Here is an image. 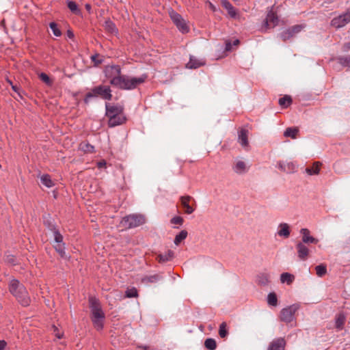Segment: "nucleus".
<instances>
[{
    "label": "nucleus",
    "mask_w": 350,
    "mask_h": 350,
    "mask_svg": "<svg viewBox=\"0 0 350 350\" xmlns=\"http://www.w3.org/2000/svg\"><path fill=\"white\" fill-rule=\"evenodd\" d=\"M89 302L91 312L90 319L93 326L96 330L100 331L104 327L105 313L99 301L96 298L90 297Z\"/></svg>",
    "instance_id": "nucleus-1"
},
{
    "label": "nucleus",
    "mask_w": 350,
    "mask_h": 350,
    "mask_svg": "<svg viewBox=\"0 0 350 350\" xmlns=\"http://www.w3.org/2000/svg\"><path fill=\"white\" fill-rule=\"evenodd\" d=\"M10 293L16 298L18 301L24 306H29L30 297L26 288L16 280H11L9 285Z\"/></svg>",
    "instance_id": "nucleus-2"
},
{
    "label": "nucleus",
    "mask_w": 350,
    "mask_h": 350,
    "mask_svg": "<svg viewBox=\"0 0 350 350\" xmlns=\"http://www.w3.org/2000/svg\"><path fill=\"white\" fill-rule=\"evenodd\" d=\"M146 78V75L139 77H131L121 75L118 79H113L112 85L121 89L131 90L144 83Z\"/></svg>",
    "instance_id": "nucleus-3"
},
{
    "label": "nucleus",
    "mask_w": 350,
    "mask_h": 350,
    "mask_svg": "<svg viewBox=\"0 0 350 350\" xmlns=\"http://www.w3.org/2000/svg\"><path fill=\"white\" fill-rule=\"evenodd\" d=\"M106 115L109 118L108 124L111 127L122 124L126 120L121 106L106 104Z\"/></svg>",
    "instance_id": "nucleus-4"
},
{
    "label": "nucleus",
    "mask_w": 350,
    "mask_h": 350,
    "mask_svg": "<svg viewBox=\"0 0 350 350\" xmlns=\"http://www.w3.org/2000/svg\"><path fill=\"white\" fill-rule=\"evenodd\" d=\"M94 96H100L105 100H111V89L108 86L100 85L94 88L91 92H88L84 98L85 103H88L90 98Z\"/></svg>",
    "instance_id": "nucleus-5"
},
{
    "label": "nucleus",
    "mask_w": 350,
    "mask_h": 350,
    "mask_svg": "<svg viewBox=\"0 0 350 350\" xmlns=\"http://www.w3.org/2000/svg\"><path fill=\"white\" fill-rule=\"evenodd\" d=\"M145 223V218L142 215H130L124 217L120 221L123 229L135 228Z\"/></svg>",
    "instance_id": "nucleus-6"
},
{
    "label": "nucleus",
    "mask_w": 350,
    "mask_h": 350,
    "mask_svg": "<svg viewBox=\"0 0 350 350\" xmlns=\"http://www.w3.org/2000/svg\"><path fill=\"white\" fill-rule=\"evenodd\" d=\"M170 17L178 29L183 33H187L190 31L189 22L185 21L179 14L172 12Z\"/></svg>",
    "instance_id": "nucleus-7"
},
{
    "label": "nucleus",
    "mask_w": 350,
    "mask_h": 350,
    "mask_svg": "<svg viewBox=\"0 0 350 350\" xmlns=\"http://www.w3.org/2000/svg\"><path fill=\"white\" fill-rule=\"evenodd\" d=\"M299 309V306L297 304L291 305L288 307L283 308L280 314V318L282 321L290 323L293 321L295 313Z\"/></svg>",
    "instance_id": "nucleus-8"
},
{
    "label": "nucleus",
    "mask_w": 350,
    "mask_h": 350,
    "mask_svg": "<svg viewBox=\"0 0 350 350\" xmlns=\"http://www.w3.org/2000/svg\"><path fill=\"white\" fill-rule=\"evenodd\" d=\"M105 73L107 78L112 85L113 79H118L121 75V68L117 65H111L105 67Z\"/></svg>",
    "instance_id": "nucleus-9"
},
{
    "label": "nucleus",
    "mask_w": 350,
    "mask_h": 350,
    "mask_svg": "<svg viewBox=\"0 0 350 350\" xmlns=\"http://www.w3.org/2000/svg\"><path fill=\"white\" fill-rule=\"evenodd\" d=\"M278 24V18L273 10L268 12L265 21L264 27L267 29L273 28Z\"/></svg>",
    "instance_id": "nucleus-10"
},
{
    "label": "nucleus",
    "mask_w": 350,
    "mask_h": 350,
    "mask_svg": "<svg viewBox=\"0 0 350 350\" xmlns=\"http://www.w3.org/2000/svg\"><path fill=\"white\" fill-rule=\"evenodd\" d=\"M350 21V12L336 17L332 21V25L336 28L345 26Z\"/></svg>",
    "instance_id": "nucleus-11"
},
{
    "label": "nucleus",
    "mask_w": 350,
    "mask_h": 350,
    "mask_svg": "<svg viewBox=\"0 0 350 350\" xmlns=\"http://www.w3.org/2000/svg\"><path fill=\"white\" fill-rule=\"evenodd\" d=\"M191 202L195 204L194 200L189 196H182L180 198L181 206L183 208L185 213L187 214H191L195 210V208L192 204H191Z\"/></svg>",
    "instance_id": "nucleus-12"
},
{
    "label": "nucleus",
    "mask_w": 350,
    "mask_h": 350,
    "mask_svg": "<svg viewBox=\"0 0 350 350\" xmlns=\"http://www.w3.org/2000/svg\"><path fill=\"white\" fill-rule=\"evenodd\" d=\"M221 4L227 10L228 14L230 18H239V11L228 1L221 0Z\"/></svg>",
    "instance_id": "nucleus-13"
},
{
    "label": "nucleus",
    "mask_w": 350,
    "mask_h": 350,
    "mask_svg": "<svg viewBox=\"0 0 350 350\" xmlns=\"http://www.w3.org/2000/svg\"><path fill=\"white\" fill-rule=\"evenodd\" d=\"M300 234L301 235L302 243L304 244H317L319 242L317 239L313 237L310 234V231L307 228H301L300 230Z\"/></svg>",
    "instance_id": "nucleus-14"
},
{
    "label": "nucleus",
    "mask_w": 350,
    "mask_h": 350,
    "mask_svg": "<svg viewBox=\"0 0 350 350\" xmlns=\"http://www.w3.org/2000/svg\"><path fill=\"white\" fill-rule=\"evenodd\" d=\"M238 141L241 146L246 150L249 149L248 131L241 129L238 133Z\"/></svg>",
    "instance_id": "nucleus-15"
},
{
    "label": "nucleus",
    "mask_w": 350,
    "mask_h": 350,
    "mask_svg": "<svg viewBox=\"0 0 350 350\" xmlns=\"http://www.w3.org/2000/svg\"><path fill=\"white\" fill-rule=\"evenodd\" d=\"M277 167L284 172L291 173L295 171L297 165L292 161H280Z\"/></svg>",
    "instance_id": "nucleus-16"
},
{
    "label": "nucleus",
    "mask_w": 350,
    "mask_h": 350,
    "mask_svg": "<svg viewBox=\"0 0 350 350\" xmlns=\"http://www.w3.org/2000/svg\"><path fill=\"white\" fill-rule=\"evenodd\" d=\"M297 255L300 260H306L309 256L310 250L303 243H298L296 245Z\"/></svg>",
    "instance_id": "nucleus-17"
},
{
    "label": "nucleus",
    "mask_w": 350,
    "mask_h": 350,
    "mask_svg": "<svg viewBox=\"0 0 350 350\" xmlns=\"http://www.w3.org/2000/svg\"><path fill=\"white\" fill-rule=\"evenodd\" d=\"M304 27L305 26L303 25H296L288 29L286 31L283 32L282 33V38L284 40H286L301 31Z\"/></svg>",
    "instance_id": "nucleus-18"
},
{
    "label": "nucleus",
    "mask_w": 350,
    "mask_h": 350,
    "mask_svg": "<svg viewBox=\"0 0 350 350\" xmlns=\"http://www.w3.org/2000/svg\"><path fill=\"white\" fill-rule=\"evenodd\" d=\"M291 234L290 226L286 223H281L277 229V235L280 237L287 239Z\"/></svg>",
    "instance_id": "nucleus-19"
},
{
    "label": "nucleus",
    "mask_w": 350,
    "mask_h": 350,
    "mask_svg": "<svg viewBox=\"0 0 350 350\" xmlns=\"http://www.w3.org/2000/svg\"><path fill=\"white\" fill-rule=\"evenodd\" d=\"M206 61L203 59H198L193 56H191L186 67L189 69H196L205 64Z\"/></svg>",
    "instance_id": "nucleus-20"
},
{
    "label": "nucleus",
    "mask_w": 350,
    "mask_h": 350,
    "mask_svg": "<svg viewBox=\"0 0 350 350\" xmlns=\"http://www.w3.org/2000/svg\"><path fill=\"white\" fill-rule=\"evenodd\" d=\"M286 342L284 338L273 340L269 345L268 350H284Z\"/></svg>",
    "instance_id": "nucleus-21"
},
{
    "label": "nucleus",
    "mask_w": 350,
    "mask_h": 350,
    "mask_svg": "<svg viewBox=\"0 0 350 350\" xmlns=\"http://www.w3.org/2000/svg\"><path fill=\"white\" fill-rule=\"evenodd\" d=\"M41 183L48 188L53 187L55 185V180H53L51 176L49 174H43L40 176Z\"/></svg>",
    "instance_id": "nucleus-22"
},
{
    "label": "nucleus",
    "mask_w": 350,
    "mask_h": 350,
    "mask_svg": "<svg viewBox=\"0 0 350 350\" xmlns=\"http://www.w3.org/2000/svg\"><path fill=\"white\" fill-rule=\"evenodd\" d=\"M346 317L342 313L338 314L336 317L335 319V327L338 330H342L345 323Z\"/></svg>",
    "instance_id": "nucleus-23"
},
{
    "label": "nucleus",
    "mask_w": 350,
    "mask_h": 350,
    "mask_svg": "<svg viewBox=\"0 0 350 350\" xmlns=\"http://www.w3.org/2000/svg\"><path fill=\"white\" fill-rule=\"evenodd\" d=\"M174 256V252L172 250H168L165 254H160L157 255L156 259L159 262H165L170 260Z\"/></svg>",
    "instance_id": "nucleus-24"
},
{
    "label": "nucleus",
    "mask_w": 350,
    "mask_h": 350,
    "mask_svg": "<svg viewBox=\"0 0 350 350\" xmlns=\"http://www.w3.org/2000/svg\"><path fill=\"white\" fill-rule=\"evenodd\" d=\"M321 163L319 161L314 162L311 167L306 168V172L310 175L318 174L320 172Z\"/></svg>",
    "instance_id": "nucleus-25"
},
{
    "label": "nucleus",
    "mask_w": 350,
    "mask_h": 350,
    "mask_svg": "<svg viewBox=\"0 0 350 350\" xmlns=\"http://www.w3.org/2000/svg\"><path fill=\"white\" fill-rule=\"evenodd\" d=\"M295 280V276L289 273H283L280 275V281L282 283H286L288 285L291 284Z\"/></svg>",
    "instance_id": "nucleus-26"
},
{
    "label": "nucleus",
    "mask_w": 350,
    "mask_h": 350,
    "mask_svg": "<svg viewBox=\"0 0 350 350\" xmlns=\"http://www.w3.org/2000/svg\"><path fill=\"white\" fill-rule=\"evenodd\" d=\"M79 149L85 153H93L94 152V147L85 142L80 144Z\"/></svg>",
    "instance_id": "nucleus-27"
},
{
    "label": "nucleus",
    "mask_w": 350,
    "mask_h": 350,
    "mask_svg": "<svg viewBox=\"0 0 350 350\" xmlns=\"http://www.w3.org/2000/svg\"><path fill=\"white\" fill-rule=\"evenodd\" d=\"M234 170L239 174L245 172L246 171L245 163L242 161H238L234 165Z\"/></svg>",
    "instance_id": "nucleus-28"
},
{
    "label": "nucleus",
    "mask_w": 350,
    "mask_h": 350,
    "mask_svg": "<svg viewBox=\"0 0 350 350\" xmlns=\"http://www.w3.org/2000/svg\"><path fill=\"white\" fill-rule=\"evenodd\" d=\"M105 28L111 34H116L118 33L115 24L110 21L105 22Z\"/></svg>",
    "instance_id": "nucleus-29"
},
{
    "label": "nucleus",
    "mask_w": 350,
    "mask_h": 350,
    "mask_svg": "<svg viewBox=\"0 0 350 350\" xmlns=\"http://www.w3.org/2000/svg\"><path fill=\"white\" fill-rule=\"evenodd\" d=\"M299 132L297 128H288L284 132V136L288 137H290L292 139H295L297 137V135Z\"/></svg>",
    "instance_id": "nucleus-30"
},
{
    "label": "nucleus",
    "mask_w": 350,
    "mask_h": 350,
    "mask_svg": "<svg viewBox=\"0 0 350 350\" xmlns=\"http://www.w3.org/2000/svg\"><path fill=\"white\" fill-rule=\"evenodd\" d=\"M258 282L262 285H266L269 282V275L267 273H262L258 275Z\"/></svg>",
    "instance_id": "nucleus-31"
},
{
    "label": "nucleus",
    "mask_w": 350,
    "mask_h": 350,
    "mask_svg": "<svg viewBox=\"0 0 350 350\" xmlns=\"http://www.w3.org/2000/svg\"><path fill=\"white\" fill-rule=\"evenodd\" d=\"M291 98L288 96H285L279 100V104L282 107L286 108L291 104Z\"/></svg>",
    "instance_id": "nucleus-32"
},
{
    "label": "nucleus",
    "mask_w": 350,
    "mask_h": 350,
    "mask_svg": "<svg viewBox=\"0 0 350 350\" xmlns=\"http://www.w3.org/2000/svg\"><path fill=\"white\" fill-rule=\"evenodd\" d=\"M187 236V232L185 230H182L179 234H178L174 239V243L176 245H178L182 241L186 239Z\"/></svg>",
    "instance_id": "nucleus-33"
},
{
    "label": "nucleus",
    "mask_w": 350,
    "mask_h": 350,
    "mask_svg": "<svg viewBox=\"0 0 350 350\" xmlns=\"http://www.w3.org/2000/svg\"><path fill=\"white\" fill-rule=\"evenodd\" d=\"M267 302L269 305L276 306L278 305V298L275 293H270L267 297Z\"/></svg>",
    "instance_id": "nucleus-34"
},
{
    "label": "nucleus",
    "mask_w": 350,
    "mask_h": 350,
    "mask_svg": "<svg viewBox=\"0 0 350 350\" xmlns=\"http://www.w3.org/2000/svg\"><path fill=\"white\" fill-rule=\"evenodd\" d=\"M40 79L49 86H51L53 84V80L44 72L39 74Z\"/></svg>",
    "instance_id": "nucleus-35"
},
{
    "label": "nucleus",
    "mask_w": 350,
    "mask_h": 350,
    "mask_svg": "<svg viewBox=\"0 0 350 350\" xmlns=\"http://www.w3.org/2000/svg\"><path fill=\"white\" fill-rule=\"evenodd\" d=\"M68 7L72 13L77 15H79L81 14V10L79 9L78 5L75 2L68 1Z\"/></svg>",
    "instance_id": "nucleus-36"
},
{
    "label": "nucleus",
    "mask_w": 350,
    "mask_h": 350,
    "mask_svg": "<svg viewBox=\"0 0 350 350\" xmlns=\"http://www.w3.org/2000/svg\"><path fill=\"white\" fill-rule=\"evenodd\" d=\"M49 27L55 36L59 37L62 35V31L57 23L52 22L49 24Z\"/></svg>",
    "instance_id": "nucleus-37"
},
{
    "label": "nucleus",
    "mask_w": 350,
    "mask_h": 350,
    "mask_svg": "<svg viewBox=\"0 0 350 350\" xmlns=\"http://www.w3.org/2000/svg\"><path fill=\"white\" fill-rule=\"evenodd\" d=\"M204 345L206 348L210 349V350H214L215 349L217 345L216 342L214 339L212 338H208L205 340Z\"/></svg>",
    "instance_id": "nucleus-38"
},
{
    "label": "nucleus",
    "mask_w": 350,
    "mask_h": 350,
    "mask_svg": "<svg viewBox=\"0 0 350 350\" xmlns=\"http://www.w3.org/2000/svg\"><path fill=\"white\" fill-rule=\"evenodd\" d=\"M315 269L317 275L319 277H322L323 275H324L327 271L326 266L323 265L317 266Z\"/></svg>",
    "instance_id": "nucleus-39"
},
{
    "label": "nucleus",
    "mask_w": 350,
    "mask_h": 350,
    "mask_svg": "<svg viewBox=\"0 0 350 350\" xmlns=\"http://www.w3.org/2000/svg\"><path fill=\"white\" fill-rule=\"evenodd\" d=\"M138 296L137 291L135 288H130L126 291V297H137Z\"/></svg>",
    "instance_id": "nucleus-40"
},
{
    "label": "nucleus",
    "mask_w": 350,
    "mask_h": 350,
    "mask_svg": "<svg viewBox=\"0 0 350 350\" xmlns=\"http://www.w3.org/2000/svg\"><path fill=\"white\" fill-rule=\"evenodd\" d=\"M219 334L221 338H225L228 334L226 323H222L219 326Z\"/></svg>",
    "instance_id": "nucleus-41"
},
{
    "label": "nucleus",
    "mask_w": 350,
    "mask_h": 350,
    "mask_svg": "<svg viewBox=\"0 0 350 350\" xmlns=\"http://www.w3.org/2000/svg\"><path fill=\"white\" fill-rule=\"evenodd\" d=\"M56 251L59 254V255L62 257H64L65 256V251H64V246L62 243H57V245L55 247Z\"/></svg>",
    "instance_id": "nucleus-42"
},
{
    "label": "nucleus",
    "mask_w": 350,
    "mask_h": 350,
    "mask_svg": "<svg viewBox=\"0 0 350 350\" xmlns=\"http://www.w3.org/2000/svg\"><path fill=\"white\" fill-rule=\"evenodd\" d=\"M183 219L180 216H176L171 219V223L174 225H182Z\"/></svg>",
    "instance_id": "nucleus-43"
},
{
    "label": "nucleus",
    "mask_w": 350,
    "mask_h": 350,
    "mask_svg": "<svg viewBox=\"0 0 350 350\" xmlns=\"http://www.w3.org/2000/svg\"><path fill=\"white\" fill-rule=\"evenodd\" d=\"M55 240L57 243H62L63 241L62 235L57 231L54 232Z\"/></svg>",
    "instance_id": "nucleus-44"
},
{
    "label": "nucleus",
    "mask_w": 350,
    "mask_h": 350,
    "mask_svg": "<svg viewBox=\"0 0 350 350\" xmlns=\"http://www.w3.org/2000/svg\"><path fill=\"white\" fill-rule=\"evenodd\" d=\"M96 165L98 169L106 168L107 163H106L105 160L103 159V160L98 161L96 163Z\"/></svg>",
    "instance_id": "nucleus-45"
},
{
    "label": "nucleus",
    "mask_w": 350,
    "mask_h": 350,
    "mask_svg": "<svg viewBox=\"0 0 350 350\" xmlns=\"http://www.w3.org/2000/svg\"><path fill=\"white\" fill-rule=\"evenodd\" d=\"M53 332L57 338H62L63 337V333L61 332L57 327H53Z\"/></svg>",
    "instance_id": "nucleus-46"
},
{
    "label": "nucleus",
    "mask_w": 350,
    "mask_h": 350,
    "mask_svg": "<svg viewBox=\"0 0 350 350\" xmlns=\"http://www.w3.org/2000/svg\"><path fill=\"white\" fill-rule=\"evenodd\" d=\"M92 61L94 62L95 65H98L101 63V59H100L99 55H95L92 57Z\"/></svg>",
    "instance_id": "nucleus-47"
},
{
    "label": "nucleus",
    "mask_w": 350,
    "mask_h": 350,
    "mask_svg": "<svg viewBox=\"0 0 350 350\" xmlns=\"http://www.w3.org/2000/svg\"><path fill=\"white\" fill-rule=\"evenodd\" d=\"M225 50L226 51H230L232 50V44L230 40L226 41V48Z\"/></svg>",
    "instance_id": "nucleus-48"
},
{
    "label": "nucleus",
    "mask_w": 350,
    "mask_h": 350,
    "mask_svg": "<svg viewBox=\"0 0 350 350\" xmlns=\"http://www.w3.org/2000/svg\"><path fill=\"white\" fill-rule=\"evenodd\" d=\"M206 3L211 11L215 12L217 10L216 7L211 2H207Z\"/></svg>",
    "instance_id": "nucleus-49"
},
{
    "label": "nucleus",
    "mask_w": 350,
    "mask_h": 350,
    "mask_svg": "<svg viewBox=\"0 0 350 350\" xmlns=\"http://www.w3.org/2000/svg\"><path fill=\"white\" fill-rule=\"evenodd\" d=\"M7 346L5 340H0V350H4Z\"/></svg>",
    "instance_id": "nucleus-50"
},
{
    "label": "nucleus",
    "mask_w": 350,
    "mask_h": 350,
    "mask_svg": "<svg viewBox=\"0 0 350 350\" xmlns=\"http://www.w3.org/2000/svg\"><path fill=\"white\" fill-rule=\"evenodd\" d=\"M343 64L350 67V56H348L344 59Z\"/></svg>",
    "instance_id": "nucleus-51"
},
{
    "label": "nucleus",
    "mask_w": 350,
    "mask_h": 350,
    "mask_svg": "<svg viewBox=\"0 0 350 350\" xmlns=\"http://www.w3.org/2000/svg\"><path fill=\"white\" fill-rule=\"evenodd\" d=\"M350 50V41L347 43H345L343 46V51H347Z\"/></svg>",
    "instance_id": "nucleus-52"
},
{
    "label": "nucleus",
    "mask_w": 350,
    "mask_h": 350,
    "mask_svg": "<svg viewBox=\"0 0 350 350\" xmlns=\"http://www.w3.org/2000/svg\"><path fill=\"white\" fill-rule=\"evenodd\" d=\"M66 35H67V36H68L69 38H70V39H72V38H74V33H73V32H72L71 30H70V29H68V30L67 31V32H66Z\"/></svg>",
    "instance_id": "nucleus-53"
},
{
    "label": "nucleus",
    "mask_w": 350,
    "mask_h": 350,
    "mask_svg": "<svg viewBox=\"0 0 350 350\" xmlns=\"http://www.w3.org/2000/svg\"><path fill=\"white\" fill-rule=\"evenodd\" d=\"M85 7V9L87 10V11L88 12H90L91 9H92L91 5L90 4H86Z\"/></svg>",
    "instance_id": "nucleus-54"
},
{
    "label": "nucleus",
    "mask_w": 350,
    "mask_h": 350,
    "mask_svg": "<svg viewBox=\"0 0 350 350\" xmlns=\"http://www.w3.org/2000/svg\"><path fill=\"white\" fill-rule=\"evenodd\" d=\"M239 44V40L238 39H236L235 40H234V42H233L234 46H238Z\"/></svg>",
    "instance_id": "nucleus-55"
},
{
    "label": "nucleus",
    "mask_w": 350,
    "mask_h": 350,
    "mask_svg": "<svg viewBox=\"0 0 350 350\" xmlns=\"http://www.w3.org/2000/svg\"><path fill=\"white\" fill-rule=\"evenodd\" d=\"M12 89L14 90V91H16V88L15 86L12 85Z\"/></svg>",
    "instance_id": "nucleus-56"
}]
</instances>
